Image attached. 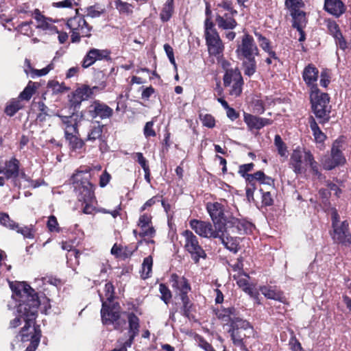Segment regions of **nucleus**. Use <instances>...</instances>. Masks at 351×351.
<instances>
[{
    "label": "nucleus",
    "mask_w": 351,
    "mask_h": 351,
    "mask_svg": "<svg viewBox=\"0 0 351 351\" xmlns=\"http://www.w3.org/2000/svg\"><path fill=\"white\" fill-rule=\"evenodd\" d=\"M233 328L238 330L243 329L245 330L251 329L252 327L250 323L245 320H243L239 317L235 318V320L232 324Z\"/></svg>",
    "instance_id": "49"
},
{
    "label": "nucleus",
    "mask_w": 351,
    "mask_h": 351,
    "mask_svg": "<svg viewBox=\"0 0 351 351\" xmlns=\"http://www.w3.org/2000/svg\"><path fill=\"white\" fill-rule=\"evenodd\" d=\"M21 108L22 106L19 100H13L6 106L5 112L9 116H13Z\"/></svg>",
    "instance_id": "47"
},
{
    "label": "nucleus",
    "mask_w": 351,
    "mask_h": 351,
    "mask_svg": "<svg viewBox=\"0 0 351 351\" xmlns=\"http://www.w3.org/2000/svg\"><path fill=\"white\" fill-rule=\"evenodd\" d=\"M33 15L37 21L36 28L46 31L49 34L58 33V28L53 24L52 21L41 14L39 10L36 9Z\"/></svg>",
    "instance_id": "22"
},
{
    "label": "nucleus",
    "mask_w": 351,
    "mask_h": 351,
    "mask_svg": "<svg viewBox=\"0 0 351 351\" xmlns=\"http://www.w3.org/2000/svg\"><path fill=\"white\" fill-rule=\"evenodd\" d=\"M259 290L261 293L268 299L282 301L284 298L282 293L274 287L262 286L260 287Z\"/></svg>",
    "instance_id": "31"
},
{
    "label": "nucleus",
    "mask_w": 351,
    "mask_h": 351,
    "mask_svg": "<svg viewBox=\"0 0 351 351\" xmlns=\"http://www.w3.org/2000/svg\"><path fill=\"white\" fill-rule=\"evenodd\" d=\"M190 227L199 236L204 238H218L223 235L222 228L219 225L213 226L208 221L197 219L190 221Z\"/></svg>",
    "instance_id": "11"
},
{
    "label": "nucleus",
    "mask_w": 351,
    "mask_h": 351,
    "mask_svg": "<svg viewBox=\"0 0 351 351\" xmlns=\"http://www.w3.org/2000/svg\"><path fill=\"white\" fill-rule=\"evenodd\" d=\"M135 156L136 157V160L140 164V165L143 169L145 173L148 174V167L149 166L147 164V160L144 158L143 155L141 152H137L135 154Z\"/></svg>",
    "instance_id": "59"
},
{
    "label": "nucleus",
    "mask_w": 351,
    "mask_h": 351,
    "mask_svg": "<svg viewBox=\"0 0 351 351\" xmlns=\"http://www.w3.org/2000/svg\"><path fill=\"white\" fill-rule=\"evenodd\" d=\"M152 265L153 259L151 256L144 258L141 270V276L143 279H146L149 277V274L152 272Z\"/></svg>",
    "instance_id": "39"
},
{
    "label": "nucleus",
    "mask_w": 351,
    "mask_h": 351,
    "mask_svg": "<svg viewBox=\"0 0 351 351\" xmlns=\"http://www.w3.org/2000/svg\"><path fill=\"white\" fill-rule=\"evenodd\" d=\"M154 122L148 121L144 127V134L146 137L155 136L156 135L154 128Z\"/></svg>",
    "instance_id": "60"
},
{
    "label": "nucleus",
    "mask_w": 351,
    "mask_h": 351,
    "mask_svg": "<svg viewBox=\"0 0 351 351\" xmlns=\"http://www.w3.org/2000/svg\"><path fill=\"white\" fill-rule=\"evenodd\" d=\"M110 269V265L108 262L99 263L93 268V271L95 274L99 273V276L106 275L108 269Z\"/></svg>",
    "instance_id": "53"
},
{
    "label": "nucleus",
    "mask_w": 351,
    "mask_h": 351,
    "mask_svg": "<svg viewBox=\"0 0 351 351\" xmlns=\"http://www.w3.org/2000/svg\"><path fill=\"white\" fill-rule=\"evenodd\" d=\"M313 110L320 123H325L330 118V98L328 94L321 93L319 89H314L310 93Z\"/></svg>",
    "instance_id": "6"
},
{
    "label": "nucleus",
    "mask_w": 351,
    "mask_h": 351,
    "mask_svg": "<svg viewBox=\"0 0 351 351\" xmlns=\"http://www.w3.org/2000/svg\"><path fill=\"white\" fill-rule=\"evenodd\" d=\"M67 26L71 30V39L73 43H77L81 37H89L92 27L89 26L84 17L76 16L68 20Z\"/></svg>",
    "instance_id": "12"
},
{
    "label": "nucleus",
    "mask_w": 351,
    "mask_h": 351,
    "mask_svg": "<svg viewBox=\"0 0 351 351\" xmlns=\"http://www.w3.org/2000/svg\"><path fill=\"white\" fill-rule=\"evenodd\" d=\"M173 12V0H167L163 5L161 12L160 14V19L163 22L168 21Z\"/></svg>",
    "instance_id": "36"
},
{
    "label": "nucleus",
    "mask_w": 351,
    "mask_h": 351,
    "mask_svg": "<svg viewBox=\"0 0 351 351\" xmlns=\"http://www.w3.org/2000/svg\"><path fill=\"white\" fill-rule=\"evenodd\" d=\"M38 86L36 82L29 81L24 90L20 93L19 98L22 100L29 101L36 93Z\"/></svg>",
    "instance_id": "35"
},
{
    "label": "nucleus",
    "mask_w": 351,
    "mask_h": 351,
    "mask_svg": "<svg viewBox=\"0 0 351 351\" xmlns=\"http://www.w3.org/2000/svg\"><path fill=\"white\" fill-rule=\"evenodd\" d=\"M318 69L313 64L307 65L302 73V77L306 84L311 88V91L314 89H318L317 86V81L318 80Z\"/></svg>",
    "instance_id": "23"
},
{
    "label": "nucleus",
    "mask_w": 351,
    "mask_h": 351,
    "mask_svg": "<svg viewBox=\"0 0 351 351\" xmlns=\"http://www.w3.org/2000/svg\"><path fill=\"white\" fill-rule=\"evenodd\" d=\"M231 332V337L233 341V343L238 346L242 345L243 341V337L240 335V331L238 330H235L234 328H232Z\"/></svg>",
    "instance_id": "58"
},
{
    "label": "nucleus",
    "mask_w": 351,
    "mask_h": 351,
    "mask_svg": "<svg viewBox=\"0 0 351 351\" xmlns=\"http://www.w3.org/2000/svg\"><path fill=\"white\" fill-rule=\"evenodd\" d=\"M14 230H16L18 233L21 234L25 238H34V230L32 226L19 227V225L18 224V228H16V229Z\"/></svg>",
    "instance_id": "50"
},
{
    "label": "nucleus",
    "mask_w": 351,
    "mask_h": 351,
    "mask_svg": "<svg viewBox=\"0 0 351 351\" xmlns=\"http://www.w3.org/2000/svg\"><path fill=\"white\" fill-rule=\"evenodd\" d=\"M182 235L184 238V247L191 254L195 263H198L200 258H206L204 250L199 245L197 237L191 231L184 230Z\"/></svg>",
    "instance_id": "14"
},
{
    "label": "nucleus",
    "mask_w": 351,
    "mask_h": 351,
    "mask_svg": "<svg viewBox=\"0 0 351 351\" xmlns=\"http://www.w3.org/2000/svg\"><path fill=\"white\" fill-rule=\"evenodd\" d=\"M233 278L237 280L238 286L242 289L243 291L250 295L252 298H256L258 293L254 291V289L250 286L248 283L249 276L243 274H234Z\"/></svg>",
    "instance_id": "26"
},
{
    "label": "nucleus",
    "mask_w": 351,
    "mask_h": 351,
    "mask_svg": "<svg viewBox=\"0 0 351 351\" xmlns=\"http://www.w3.org/2000/svg\"><path fill=\"white\" fill-rule=\"evenodd\" d=\"M19 174V161L11 159L7 162L5 166H0V186H3L5 180L15 178Z\"/></svg>",
    "instance_id": "19"
},
{
    "label": "nucleus",
    "mask_w": 351,
    "mask_h": 351,
    "mask_svg": "<svg viewBox=\"0 0 351 351\" xmlns=\"http://www.w3.org/2000/svg\"><path fill=\"white\" fill-rule=\"evenodd\" d=\"M88 171H77L73 176L75 189L79 191L78 199L84 203H93L95 200V186L89 181Z\"/></svg>",
    "instance_id": "4"
},
{
    "label": "nucleus",
    "mask_w": 351,
    "mask_h": 351,
    "mask_svg": "<svg viewBox=\"0 0 351 351\" xmlns=\"http://www.w3.org/2000/svg\"><path fill=\"white\" fill-rule=\"evenodd\" d=\"M10 288L13 291V298L19 302L18 312L20 316L23 317L25 322L19 334L21 341L30 342L25 351H35L40 338V331L38 326L35 325L38 308L40 305L38 295L35 291L25 282H12Z\"/></svg>",
    "instance_id": "1"
},
{
    "label": "nucleus",
    "mask_w": 351,
    "mask_h": 351,
    "mask_svg": "<svg viewBox=\"0 0 351 351\" xmlns=\"http://www.w3.org/2000/svg\"><path fill=\"white\" fill-rule=\"evenodd\" d=\"M293 17V26L297 29L298 31H301L306 24V19L305 13L303 11L298 10L291 13Z\"/></svg>",
    "instance_id": "32"
},
{
    "label": "nucleus",
    "mask_w": 351,
    "mask_h": 351,
    "mask_svg": "<svg viewBox=\"0 0 351 351\" xmlns=\"http://www.w3.org/2000/svg\"><path fill=\"white\" fill-rule=\"evenodd\" d=\"M200 120L202 121V123L203 125L212 128L215 125V120L214 117L208 114H200L199 115Z\"/></svg>",
    "instance_id": "52"
},
{
    "label": "nucleus",
    "mask_w": 351,
    "mask_h": 351,
    "mask_svg": "<svg viewBox=\"0 0 351 351\" xmlns=\"http://www.w3.org/2000/svg\"><path fill=\"white\" fill-rule=\"evenodd\" d=\"M47 87L51 88L53 94L63 93L69 90V88L66 87L64 84L59 83L56 80H51L47 84Z\"/></svg>",
    "instance_id": "42"
},
{
    "label": "nucleus",
    "mask_w": 351,
    "mask_h": 351,
    "mask_svg": "<svg viewBox=\"0 0 351 351\" xmlns=\"http://www.w3.org/2000/svg\"><path fill=\"white\" fill-rule=\"evenodd\" d=\"M105 298L107 301H112L114 298V287L111 282L106 284L104 287Z\"/></svg>",
    "instance_id": "56"
},
{
    "label": "nucleus",
    "mask_w": 351,
    "mask_h": 351,
    "mask_svg": "<svg viewBox=\"0 0 351 351\" xmlns=\"http://www.w3.org/2000/svg\"><path fill=\"white\" fill-rule=\"evenodd\" d=\"M324 8L330 14L339 16L344 11V5L341 0H325Z\"/></svg>",
    "instance_id": "29"
},
{
    "label": "nucleus",
    "mask_w": 351,
    "mask_h": 351,
    "mask_svg": "<svg viewBox=\"0 0 351 351\" xmlns=\"http://www.w3.org/2000/svg\"><path fill=\"white\" fill-rule=\"evenodd\" d=\"M98 90L97 86L90 87L88 85L83 84L77 87L73 92L68 95L69 102L71 107L79 108L83 101L88 100Z\"/></svg>",
    "instance_id": "15"
},
{
    "label": "nucleus",
    "mask_w": 351,
    "mask_h": 351,
    "mask_svg": "<svg viewBox=\"0 0 351 351\" xmlns=\"http://www.w3.org/2000/svg\"><path fill=\"white\" fill-rule=\"evenodd\" d=\"M253 167H254L253 163H248V164H245V165H241L239 167V173L243 177L246 178V175H249L247 173V172L252 171Z\"/></svg>",
    "instance_id": "64"
},
{
    "label": "nucleus",
    "mask_w": 351,
    "mask_h": 351,
    "mask_svg": "<svg viewBox=\"0 0 351 351\" xmlns=\"http://www.w3.org/2000/svg\"><path fill=\"white\" fill-rule=\"evenodd\" d=\"M223 80V85L228 88L230 96L237 97L241 94L243 80L241 72L237 68L225 73Z\"/></svg>",
    "instance_id": "13"
},
{
    "label": "nucleus",
    "mask_w": 351,
    "mask_h": 351,
    "mask_svg": "<svg viewBox=\"0 0 351 351\" xmlns=\"http://www.w3.org/2000/svg\"><path fill=\"white\" fill-rule=\"evenodd\" d=\"M236 309L233 307L227 308L219 311L218 317L224 321H230L232 323L235 320Z\"/></svg>",
    "instance_id": "41"
},
{
    "label": "nucleus",
    "mask_w": 351,
    "mask_h": 351,
    "mask_svg": "<svg viewBox=\"0 0 351 351\" xmlns=\"http://www.w3.org/2000/svg\"><path fill=\"white\" fill-rule=\"evenodd\" d=\"M159 291L161 294V300H163L165 304H168L172 297L169 288L165 285L160 284L159 286Z\"/></svg>",
    "instance_id": "48"
},
{
    "label": "nucleus",
    "mask_w": 351,
    "mask_h": 351,
    "mask_svg": "<svg viewBox=\"0 0 351 351\" xmlns=\"http://www.w3.org/2000/svg\"><path fill=\"white\" fill-rule=\"evenodd\" d=\"M106 12L105 8L98 4L91 5L86 9L87 16L91 18L99 17Z\"/></svg>",
    "instance_id": "44"
},
{
    "label": "nucleus",
    "mask_w": 351,
    "mask_h": 351,
    "mask_svg": "<svg viewBox=\"0 0 351 351\" xmlns=\"http://www.w3.org/2000/svg\"><path fill=\"white\" fill-rule=\"evenodd\" d=\"M236 53L242 62L245 75H254L256 71L255 57L259 55V49L252 36L245 34L242 36L241 42L237 44Z\"/></svg>",
    "instance_id": "2"
},
{
    "label": "nucleus",
    "mask_w": 351,
    "mask_h": 351,
    "mask_svg": "<svg viewBox=\"0 0 351 351\" xmlns=\"http://www.w3.org/2000/svg\"><path fill=\"white\" fill-rule=\"evenodd\" d=\"M54 66L53 63L48 64L46 67L42 69H31V75L32 77L35 76L46 75L50 71L53 69Z\"/></svg>",
    "instance_id": "51"
},
{
    "label": "nucleus",
    "mask_w": 351,
    "mask_h": 351,
    "mask_svg": "<svg viewBox=\"0 0 351 351\" xmlns=\"http://www.w3.org/2000/svg\"><path fill=\"white\" fill-rule=\"evenodd\" d=\"M128 324H129V339L128 345L133 342V340L139 332V319L134 313H129L128 315Z\"/></svg>",
    "instance_id": "30"
},
{
    "label": "nucleus",
    "mask_w": 351,
    "mask_h": 351,
    "mask_svg": "<svg viewBox=\"0 0 351 351\" xmlns=\"http://www.w3.org/2000/svg\"><path fill=\"white\" fill-rule=\"evenodd\" d=\"M115 8L121 14L130 15L133 12L134 7L132 4L121 0H115L114 1Z\"/></svg>",
    "instance_id": "37"
},
{
    "label": "nucleus",
    "mask_w": 351,
    "mask_h": 351,
    "mask_svg": "<svg viewBox=\"0 0 351 351\" xmlns=\"http://www.w3.org/2000/svg\"><path fill=\"white\" fill-rule=\"evenodd\" d=\"M346 162V158L341 152V144L335 141L331 148L330 156H326L322 160V165L325 169L331 170Z\"/></svg>",
    "instance_id": "16"
},
{
    "label": "nucleus",
    "mask_w": 351,
    "mask_h": 351,
    "mask_svg": "<svg viewBox=\"0 0 351 351\" xmlns=\"http://www.w3.org/2000/svg\"><path fill=\"white\" fill-rule=\"evenodd\" d=\"M197 345L199 347L204 350L205 351H215L212 346L204 339L202 337L197 336L196 338Z\"/></svg>",
    "instance_id": "55"
},
{
    "label": "nucleus",
    "mask_w": 351,
    "mask_h": 351,
    "mask_svg": "<svg viewBox=\"0 0 351 351\" xmlns=\"http://www.w3.org/2000/svg\"><path fill=\"white\" fill-rule=\"evenodd\" d=\"M64 134L66 140L69 142L72 149H81L84 146V141L78 137L77 128L69 127L66 129Z\"/></svg>",
    "instance_id": "25"
},
{
    "label": "nucleus",
    "mask_w": 351,
    "mask_h": 351,
    "mask_svg": "<svg viewBox=\"0 0 351 351\" xmlns=\"http://www.w3.org/2000/svg\"><path fill=\"white\" fill-rule=\"evenodd\" d=\"M274 145L276 147L278 153L281 157L287 158L288 156V150L286 144L283 142L280 135L277 134L274 138Z\"/></svg>",
    "instance_id": "40"
},
{
    "label": "nucleus",
    "mask_w": 351,
    "mask_h": 351,
    "mask_svg": "<svg viewBox=\"0 0 351 351\" xmlns=\"http://www.w3.org/2000/svg\"><path fill=\"white\" fill-rule=\"evenodd\" d=\"M328 29L336 39L337 44L341 49H344L346 47V43L339 32L338 25L334 22L329 23Z\"/></svg>",
    "instance_id": "33"
},
{
    "label": "nucleus",
    "mask_w": 351,
    "mask_h": 351,
    "mask_svg": "<svg viewBox=\"0 0 351 351\" xmlns=\"http://www.w3.org/2000/svg\"><path fill=\"white\" fill-rule=\"evenodd\" d=\"M254 35L257 39V41L260 45V47L266 52L269 53L271 57H273V58H276V53L274 51H273L270 47V43L269 40L263 36L259 32H255Z\"/></svg>",
    "instance_id": "34"
},
{
    "label": "nucleus",
    "mask_w": 351,
    "mask_h": 351,
    "mask_svg": "<svg viewBox=\"0 0 351 351\" xmlns=\"http://www.w3.org/2000/svg\"><path fill=\"white\" fill-rule=\"evenodd\" d=\"M103 132V126L100 125H94L91 127L90 132L88 133L86 140L88 141H95L99 139Z\"/></svg>",
    "instance_id": "43"
},
{
    "label": "nucleus",
    "mask_w": 351,
    "mask_h": 351,
    "mask_svg": "<svg viewBox=\"0 0 351 351\" xmlns=\"http://www.w3.org/2000/svg\"><path fill=\"white\" fill-rule=\"evenodd\" d=\"M286 6L290 10L291 13L294 11L300 10L302 3L300 0H286Z\"/></svg>",
    "instance_id": "54"
},
{
    "label": "nucleus",
    "mask_w": 351,
    "mask_h": 351,
    "mask_svg": "<svg viewBox=\"0 0 351 351\" xmlns=\"http://www.w3.org/2000/svg\"><path fill=\"white\" fill-rule=\"evenodd\" d=\"M310 127L313 131L315 140L317 143H322L326 139V135L321 131L313 118L310 119Z\"/></svg>",
    "instance_id": "38"
},
{
    "label": "nucleus",
    "mask_w": 351,
    "mask_h": 351,
    "mask_svg": "<svg viewBox=\"0 0 351 351\" xmlns=\"http://www.w3.org/2000/svg\"><path fill=\"white\" fill-rule=\"evenodd\" d=\"M47 227L51 232H58V223L55 216L51 215L49 217Z\"/></svg>",
    "instance_id": "57"
},
{
    "label": "nucleus",
    "mask_w": 351,
    "mask_h": 351,
    "mask_svg": "<svg viewBox=\"0 0 351 351\" xmlns=\"http://www.w3.org/2000/svg\"><path fill=\"white\" fill-rule=\"evenodd\" d=\"M244 121L250 130H260L264 126L272 123V121L270 119L258 117L247 113H244Z\"/></svg>",
    "instance_id": "24"
},
{
    "label": "nucleus",
    "mask_w": 351,
    "mask_h": 351,
    "mask_svg": "<svg viewBox=\"0 0 351 351\" xmlns=\"http://www.w3.org/2000/svg\"><path fill=\"white\" fill-rule=\"evenodd\" d=\"M268 191H264V189H261L262 193V202L265 206H271L274 202L273 195L274 189L272 190L267 186Z\"/></svg>",
    "instance_id": "46"
},
{
    "label": "nucleus",
    "mask_w": 351,
    "mask_h": 351,
    "mask_svg": "<svg viewBox=\"0 0 351 351\" xmlns=\"http://www.w3.org/2000/svg\"><path fill=\"white\" fill-rule=\"evenodd\" d=\"M110 51L107 49H90L85 56L82 61V66L88 68L97 60H101L109 57Z\"/></svg>",
    "instance_id": "20"
},
{
    "label": "nucleus",
    "mask_w": 351,
    "mask_h": 351,
    "mask_svg": "<svg viewBox=\"0 0 351 351\" xmlns=\"http://www.w3.org/2000/svg\"><path fill=\"white\" fill-rule=\"evenodd\" d=\"M254 180L258 181L261 184L265 185L272 190L274 189V180L265 176L263 171H258L253 174L246 175V180L249 184H254Z\"/></svg>",
    "instance_id": "27"
},
{
    "label": "nucleus",
    "mask_w": 351,
    "mask_h": 351,
    "mask_svg": "<svg viewBox=\"0 0 351 351\" xmlns=\"http://www.w3.org/2000/svg\"><path fill=\"white\" fill-rule=\"evenodd\" d=\"M0 223L5 228L13 230L18 228V223L12 220L6 213H0Z\"/></svg>",
    "instance_id": "45"
},
{
    "label": "nucleus",
    "mask_w": 351,
    "mask_h": 351,
    "mask_svg": "<svg viewBox=\"0 0 351 351\" xmlns=\"http://www.w3.org/2000/svg\"><path fill=\"white\" fill-rule=\"evenodd\" d=\"M137 246H126L122 247V257L126 258L132 255V254L137 250Z\"/></svg>",
    "instance_id": "63"
},
{
    "label": "nucleus",
    "mask_w": 351,
    "mask_h": 351,
    "mask_svg": "<svg viewBox=\"0 0 351 351\" xmlns=\"http://www.w3.org/2000/svg\"><path fill=\"white\" fill-rule=\"evenodd\" d=\"M205 39L210 55L219 56L223 53L224 46L215 25L210 17L204 21Z\"/></svg>",
    "instance_id": "7"
},
{
    "label": "nucleus",
    "mask_w": 351,
    "mask_h": 351,
    "mask_svg": "<svg viewBox=\"0 0 351 351\" xmlns=\"http://www.w3.org/2000/svg\"><path fill=\"white\" fill-rule=\"evenodd\" d=\"M206 208L214 225H219L223 230L226 226V219L223 206L218 202L208 203Z\"/></svg>",
    "instance_id": "18"
},
{
    "label": "nucleus",
    "mask_w": 351,
    "mask_h": 351,
    "mask_svg": "<svg viewBox=\"0 0 351 351\" xmlns=\"http://www.w3.org/2000/svg\"><path fill=\"white\" fill-rule=\"evenodd\" d=\"M230 223L232 224V226L228 228L225 226L223 235L218 238L221 239L223 244L227 249L236 253L239 250V238L233 237V235L237 234H241L242 231L244 230V227L243 223L236 218H233Z\"/></svg>",
    "instance_id": "8"
},
{
    "label": "nucleus",
    "mask_w": 351,
    "mask_h": 351,
    "mask_svg": "<svg viewBox=\"0 0 351 351\" xmlns=\"http://www.w3.org/2000/svg\"><path fill=\"white\" fill-rule=\"evenodd\" d=\"M308 164L314 174L319 176L318 165L314 160L313 156L309 151L301 149H295L293 151L290 158V166L296 174H300L305 171L302 160Z\"/></svg>",
    "instance_id": "5"
},
{
    "label": "nucleus",
    "mask_w": 351,
    "mask_h": 351,
    "mask_svg": "<svg viewBox=\"0 0 351 351\" xmlns=\"http://www.w3.org/2000/svg\"><path fill=\"white\" fill-rule=\"evenodd\" d=\"M216 18L215 21L217 26L223 29H233L237 23L234 19V16L237 14V11L233 8L232 2L229 0H215Z\"/></svg>",
    "instance_id": "3"
},
{
    "label": "nucleus",
    "mask_w": 351,
    "mask_h": 351,
    "mask_svg": "<svg viewBox=\"0 0 351 351\" xmlns=\"http://www.w3.org/2000/svg\"><path fill=\"white\" fill-rule=\"evenodd\" d=\"M171 282L173 288L180 291V294L186 295L191 290L187 280L184 277H179L177 274H172Z\"/></svg>",
    "instance_id": "28"
},
{
    "label": "nucleus",
    "mask_w": 351,
    "mask_h": 351,
    "mask_svg": "<svg viewBox=\"0 0 351 351\" xmlns=\"http://www.w3.org/2000/svg\"><path fill=\"white\" fill-rule=\"evenodd\" d=\"M88 113L93 119H105L112 117L113 110L106 104L95 100L88 106Z\"/></svg>",
    "instance_id": "17"
},
{
    "label": "nucleus",
    "mask_w": 351,
    "mask_h": 351,
    "mask_svg": "<svg viewBox=\"0 0 351 351\" xmlns=\"http://www.w3.org/2000/svg\"><path fill=\"white\" fill-rule=\"evenodd\" d=\"M32 22H23L18 26V30L24 35L31 36L29 33L32 32L30 24Z\"/></svg>",
    "instance_id": "61"
},
{
    "label": "nucleus",
    "mask_w": 351,
    "mask_h": 351,
    "mask_svg": "<svg viewBox=\"0 0 351 351\" xmlns=\"http://www.w3.org/2000/svg\"><path fill=\"white\" fill-rule=\"evenodd\" d=\"M121 308L118 304L108 306L106 302H102L101 316L104 324H114V329L121 330L125 324V320L120 319Z\"/></svg>",
    "instance_id": "10"
},
{
    "label": "nucleus",
    "mask_w": 351,
    "mask_h": 351,
    "mask_svg": "<svg viewBox=\"0 0 351 351\" xmlns=\"http://www.w3.org/2000/svg\"><path fill=\"white\" fill-rule=\"evenodd\" d=\"M332 238L335 242L344 245H351V233L349 231V224L347 221L340 222L336 211L332 214Z\"/></svg>",
    "instance_id": "9"
},
{
    "label": "nucleus",
    "mask_w": 351,
    "mask_h": 351,
    "mask_svg": "<svg viewBox=\"0 0 351 351\" xmlns=\"http://www.w3.org/2000/svg\"><path fill=\"white\" fill-rule=\"evenodd\" d=\"M164 49L167 53V56H168V58L169 59L170 62L173 65H174V66H176V64L175 58H174L173 48L169 44H165L164 45Z\"/></svg>",
    "instance_id": "62"
},
{
    "label": "nucleus",
    "mask_w": 351,
    "mask_h": 351,
    "mask_svg": "<svg viewBox=\"0 0 351 351\" xmlns=\"http://www.w3.org/2000/svg\"><path fill=\"white\" fill-rule=\"evenodd\" d=\"M138 227L140 229L138 235L141 237L152 238L155 235V230L152 223V217L147 214L140 216Z\"/></svg>",
    "instance_id": "21"
}]
</instances>
